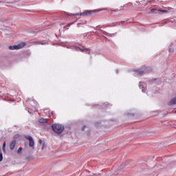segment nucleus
Wrapping results in <instances>:
<instances>
[{
    "label": "nucleus",
    "instance_id": "nucleus-1",
    "mask_svg": "<svg viewBox=\"0 0 176 176\" xmlns=\"http://www.w3.org/2000/svg\"><path fill=\"white\" fill-rule=\"evenodd\" d=\"M98 10H85L83 12L77 13V14H67L68 16H91L93 13H97Z\"/></svg>",
    "mask_w": 176,
    "mask_h": 176
},
{
    "label": "nucleus",
    "instance_id": "nucleus-2",
    "mask_svg": "<svg viewBox=\"0 0 176 176\" xmlns=\"http://www.w3.org/2000/svg\"><path fill=\"white\" fill-rule=\"evenodd\" d=\"M52 129L56 134H61L64 131V126L60 124H54L52 125Z\"/></svg>",
    "mask_w": 176,
    "mask_h": 176
},
{
    "label": "nucleus",
    "instance_id": "nucleus-3",
    "mask_svg": "<svg viewBox=\"0 0 176 176\" xmlns=\"http://www.w3.org/2000/svg\"><path fill=\"white\" fill-rule=\"evenodd\" d=\"M25 45V43H21L16 45H10L8 47V49H10V50H19L23 49Z\"/></svg>",
    "mask_w": 176,
    "mask_h": 176
},
{
    "label": "nucleus",
    "instance_id": "nucleus-4",
    "mask_svg": "<svg viewBox=\"0 0 176 176\" xmlns=\"http://www.w3.org/2000/svg\"><path fill=\"white\" fill-rule=\"evenodd\" d=\"M26 140L29 141V146L32 148V149H34L35 146V142H34V139L31 136H26Z\"/></svg>",
    "mask_w": 176,
    "mask_h": 176
},
{
    "label": "nucleus",
    "instance_id": "nucleus-5",
    "mask_svg": "<svg viewBox=\"0 0 176 176\" xmlns=\"http://www.w3.org/2000/svg\"><path fill=\"white\" fill-rule=\"evenodd\" d=\"M146 72V71L145 69H136L135 70V76H141V75H144V74H145Z\"/></svg>",
    "mask_w": 176,
    "mask_h": 176
},
{
    "label": "nucleus",
    "instance_id": "nucleus-6",
    "mask_svg": "<svg viewBox=\"0 0 176 176\" xmlns=\"http://www.w3.org/2000/svg\"><path fill=\"white\" fill-rule=\"evenodd\" d=\"M73 49L77 52H90V48H85V47L81 48L79 47H74Z\"/></svg>",
    "mask_w": 176,
    "mask_h": 176
},
{
    "label": "nucleus",
    "instance_id": "nucleus-7",
    "mask_svg": "<svg viewBox=\"0 0 176 176\" xmlns=\"http://www.w3.org/2000/svg\"><path fill=\"white\" fill-rule=\"evenodd\" d=\"M146 85V84H145V82H140L139 83V87L142 89V93H145V91H146V88H145Z\"/></svg>",
    "mask_w": 176,
    "mask_h": 176
},
{
    "label": "nucleus",
    "instance_id": "nucleus-8",
    "mask_svg": "<svg viewBox=\"0 0 176 176\" xmlns=\"http://www.w3.org/2000/svg\"><path fill=\"white\" fill-rule=\"evenodd\" d=\"M47 120L41 118L38 120L39 123L42 124H47Z\"/></svg>",
    "mask_w": 176,
    "mask_h": 176
},
{
    "label": "nucleus",
    "instance_id": "nucleus-9",
    "mask_svg": "<svg viewBox=\"0 0 176 176\" xmlns=\"http://www.w3.org/2000/svg\"><path fill=\"white\" fill-rule=\"evenodd\" d=\"M16 147V140H13L10 144V148L13 151Z\"/></svg>",
    "mask_w": 176,
    "mask_h": 176
},
{
    "label": "nucleus",
    "instance_id": "nucleus-10",
    "mask_svg": "<svg viewBox=\"0 0 176 176\" xmlns=\"http://www.w3.org/2000/svg\"><path fill=\"white\" fill-rule=\"evenodd\" d=\"M175 104H176V97L172 98V99L169 101V102H168V104H169V105H175Z\"/></svg>",
    "mask_w": 176,
    "mask_h": 176
},
{
    "label": "nucleus",
    "instance_id": "nucleus-11",
    "mask_svg": "<svg viewBox=\"0 0 176 176\" xmlns=\"http://www.w3.org/2000/svg\"><path fill=\"white\" fill-rule=\"evenodd\" d=\"M173 43H170V46L168 47V52L173 53L174 52V48H173Z\"/></svg>",
    "mask_w": 176,
    "mask_h": 176
},
{
    "label": "nucleus",
    "instance_id": "nucleus-12",
    "mask_svg": "<svg viewBox=\"0 0 176 176\" xmlns=\"http://www.w3.org/2000/svg\"><path fill=\"white\" fill-rule=\"evenodd\" d=\"M126 21L116 22L114 25H120V24H125Z\"/></svg>",
    "mask_w": 176,
    "mask_h": 176
},
{
    "label": "nucleus",
    "instance_id": "nucleus-13",
    "mask_svg": "<svg viewBox=\"0 0 176 176\" xmlns=\"http://www.w3.org/2000/svg\"><path fill=\"white\" fill-rule=\"evenodd\" d=\"M74 22L68 23L67 25L65 27V28L66 30H68V29H69V27H71V25H72V24H74Z\"/></svg>",
    "mask_w": 176,
    "mask_h": 176
},
{
    "label": "nucleus",
    "instance_id": "nucleus-14",
    "mask_svg": "<svg viewBox=\"0 0 176 176\" xmlns=\"http://www.w3.org/2000/svg\"><path fill=\"white\" fill-rule=\"evenodd\" d=\"M26 160H32V156L28 155V157H26Z\"/></svg>",
    "mask_w": 176,
    "mask_h": 176
},
{
    "label": "nucleus",
    "instance_id": "nucleus-15",
    "mask_svg": "<svg viewBox=\"0 0 176 176\" xmlns=\"http://www.w3.org/2000/svg\"><path fill=\"white\" fill-rule=\"evenodd\" d=\"M3 160V155H2V153H0V162H2Z\"/></svg>",
    "mask_w": 176,
    "mask_h": 176
},
{
    "label": "nucleus",
    "instance_id": "nucleus-16",
    "mask_svg": "<svg viewBox=\"0 0 176 176\" xmlns=\"http://www.w3.org/2000/svg\"><path fill=\"white\" fill-rule=\"evenodd\" d=\"M158 12H162V13H167V10H158Z\"/></svg>",
    "mask_w": 176,
    "mask_h": 176
},
{
    "label": "nucleus",
    "instance_id": "nucleus-17",
    "mask_svg": "<svg viewBox=\"0 0 176 176\" xmlns=\"http://www.w3.org/2000/svg\"><path fill=\"white\" fill-rule=\"evenodd\" d=\"M30 102H35V101H34V100H31V99H30V98H28L27 100H26V102H30Z\"/></svg>",
    "mask_w": 176,
    "mask_h": 176
},
{
    "label": "nucleus",
    "instance_id": "nucleus-18",
    "mask_svg": "<svg viewBox=\"0 0 176 176\" xmlns=\"http://www.w3.org/2000/svg\"><path fill=\"white\" fill-rule=\"evenodd\" d=\"M20 137V135L19 134H16L14 136V140H17V138H19Z\"/></svg>",
    "mask_w": 176,
    "mask_h": 176
},
{
    "label": "nucleus",
    "instance_id": "nucleus-19",
    "mask_svg": "<svg viewBox=\"0 0 176 176\" xmlns=\"http://www.w3.org/2000/svg\"><path fill=\"white\" fill-rule=\"evenodd\" d=\"M23 151V147H19V149L17 150L18 153H20Z\"/></svg>",
    "mask_w": 176,
    "mask_h": 176
},
{
    "label": "nucleus",
    "instance_id": "nucleus-20",
    "mask_svg": "<svg viewBox=\"0 0 176 176\" xmlns=\"http://www.w3.org/2000/svg\"><path fill=\"white\" fill-rule=\"evenodd\" d=\"M157 10H159L153 8V9L151 10V13H153V12H156V11H157Z\"/></svg>",
    "mask_w": 176,
    "mask_h": 176
},
{
    "label": "nucleus",
    "instance_id": "nucleus-21",
    "mask_svg": "<svg viewBox=\"0 0 176 176\" xmlns=\"http://www.w3.org/2000/svg\"><path fill=\"white\" fill-rule=\"evenodd\" d=\"M38 142H39L40 144H43V141H42V140H39Z\"/></svg>",
    "mask_w": 176,
    "mask_h": 176
},
{
    "label": "nucleus",
    "instance_id": "nucleus-22",
    "mask_svg": "<svg viewBox=\"0 0 176 176\" xmlns=\"http://www.w3.org/2000/svg\"><path fill=\"white\" fill-rule=\"evenodd\" d=\"M85 129H86V126H83V127L81 129L82 131H84Z\"/></svg>",
    "mask_w": 176,
    "mask_h": 176
},
{
    "label": "nucleus",
    "instance_id": "nucleus-23",
    "mask_svg": "<svg viewBox=\"0 0 176 176\" xmlns=\"http://www.w3.org/2000/svg\"><path fill=\"white\" fill-rule=\"evenodd\" d=\"M39 45H46V43H43V42H41L40 43H38Z\"/></svg>",
    "mask_w": 176,
    "mask_h": 176
},
{
    "label": "nucleus",
    "instance_id": "nucleus-24",
    "mask_svg": "<svg viewBox=\"0 0 176 176\" xmlns=\"http://www.w3.org/2000/svg\"><path fill=\"white\" fill-rule=\"evenodd\" d=\"M5 146H6V142H4L3 144V148H5Z\"/></svg>",
    "mask_w": 176,
    "mask_h": 176
},
{
    "label": "nucleus",
    "instance_id": "nucleus-25",
    "mask_svg": "<svg viewBox=\"0 0 176 176\" xmlns=\"http://www.w3.org/2000/svg\"><path fill=\"white\" fill-rule=\"evenodd\" d=\"M28 146V142H26L25 143V146Z\"/></svg>",
    "mask_w": 176,
    "mask_h": 176
},
{
    "label": "nucleus",
    "instance_id": "nucleus-26",
    "mask_svg": "<svg viewBox=\"0 0 176 176\" xmlns=\"http://www.w3.org/2000/svg\"><path fill=\"white\" fill-rule=\"evenodd\" d=\"M44 148H45V144H43L41 149L43 150Z\"/></svg>",
    "mask_w": 176,
    "mask_h": 176
},
{
    "label": "nucleus",
    "instance_id": "nucleus-27",
    "mask_svg": "<svg viewBox=\"0 0 176 176\" xmlns=\"http://www.w3.org/2000/svg\"><path fill=\"white\" fill-rule=\"evenodd\" d=\"M126 115H127L128 116H134L133 114H130V113H127Z\"/></svg>",
    "mask_w": 176,
    "mask_h": 176
},
{
    "label": "nucleus",
    "instance_id": "nucleus-28",
    "mask_svg": "<svg viewBox=\"0 0 176 176\" xmlns=\"http://www.w3.org/2000/svg\"><path fill=\"white\" fill-rule=\"evenodd\" d=\"M80 24H81V23H78V27H79Z\"/></svg>",
    "mask_w": 176,
    "mask_h": 176
},
{
    "label": "nucleus",
    "instance_id": "nucleus-29",
    "mask_svg": "<svg viewBox=\"0 0 176 176\" xmlns=\"http://www.w3.org/2000/svg\"><path fill=\"white\" fill-rule=\"evenodd\" d=\"M118 72H119L117 70V71H116V73L118 74Z\"/></svg>",
    "mask_w": 176,
    "mask_h": 176
},
{
    "label": "nucleus",
    "instance_id": "nucleus-30",
    "mask_svg": "<svg viewBox=\"0 0 176 176\" xmlns=\"http://www.w3.org/2000/svg\"><path fill=\"white\" fill-rule=\"evenodd\" d=\"M104 32H102V34H104Z\"/></svg>",
    "mask_w": 176,
    "mask_h": 176
}]
</instances>
